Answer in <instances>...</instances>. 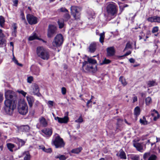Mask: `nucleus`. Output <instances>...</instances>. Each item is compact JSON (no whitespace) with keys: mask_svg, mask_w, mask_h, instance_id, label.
<instances>
[{"mask_svg":"<svg viewBox=\"0 0 160 160\" xmlns=\"http://www.w3.org/2000/svg\"><path fill=\"white\" fill-rule=\"evenodd\" d=\"M36 53L38 56L44 60H48L50 58V53L48 51L42 47H38L37 48Z\"/></svg>","mask_w":160,"mask_h":160,"instance_id":"1","label":"nucleus"},{"mask_svg":"<svg viewBox=\"0 0 160 160\" xmlns=\"http://www.w3.org/2000/svg\"><path fill=\"white\" fill-rule=\"evenodd\" d=\"M17 101L14 102L13 101L9 100H5L4 101L5 110L6 113L9 115L12 113L15 108Z\"/></svg>","mask_w":160,"mask_h":160,"instance_id":"2","label":"nucleus"},{"mask_svg":"<svg viewBox=\"0 0 160 160\" xmlns=\"http://www.w3.org/2000/svg\"><path fill=\"white\" fill-rule=\"evenodd\" d=\"M52 144L55 146L56 148H61L64 146V143L62 139L57 134L53 136L52 140Z\"/></svg>","mask_w":160,"mask_h":160,"instance_id":"3","label":"nucleus"},{"mask_svg":"<svg viewBox=\"0 0 160 160\" xmlns=\"http://www.w3.org/2000/svg\"><path fill=\"white\" fill-rule=\"evenodd\" d=\"M82 69L83 71L86 72L93 73L95 72L97 70L96 68L93 67L92 65L88 63L86 61L82 62Z\"/></svg>","mask_w":160,"mask_h":160,"instance_id":"4","label":"nucleus"},{"mask_svg":"<svg viewBox=\"0 0 160 160\" xmlns=\"http://www.w3.org/2000/svg\"><path fill=\"white\" fill-rule=\"evenodd\" d=\"M5 100H9L13 101L14 102L17 101L18 98L15 93L11 90H8L5 93Z\"/></svg>","mask_w":160,"mask_h":160,"instance_id":"5","label":"nucleus"},{"mask_svg":"<svg viewBox=\"0 0 160 160\" xmlns=\"http://www.w3.org/2000/svg\"><path fill=\"white\" fill-rule=\"evenodd\" d=\"M63 38L61 34H57L55 37L52 42V45L55 47H58L61 46L63 42Z\"/></svg>","mask_w":160,"mask_h":160,"instance_id":"6","label":"nucleus"},{"mask_svg":"<svg viewBox=\"0 0 160 160\" xmlns=\"http://www.w3.org/2000/svg\"><path fill=\"white\" fill-rule=\"evenodd\" d=\"M18 111L19 113L24 115L26 114L28 111V106L26 103L22 102L18 105Z\"/></svg>","mask_w":160,"mask_h":160,"instance_id":"7","label":"nucleus"},{"mask_svg":"<svg viewBox=\"0 0 160 160\" xmlns=\"http://www.w3.org/2000/svg\"><path fill=\"white\" fill-rule=\"evenodd\" d=\"M71 13L75 19H79L80 18V12L81 11L80 8L75 6H72L71 8Z\"/></svg>","mask_w":160,"mask_h":160,"instance_id":"8","label":"nucleus"},{"mask_svg":"<svg viewBox=\"0 0 160 160\" xmlns=\"http://www.w3.org/2000/svg\"><path fill=\"white\" fill-rule=\"evenodd\" d=\"M106 9L108 14L111 16H113L117 13V10L116 6L114 4L110 3L108 4Z\"/></svg>","mask_w":160,"mask_h":160,"instance_id":"9","label":"nucleus"},{"mask_svg":"<svg viewBox=\"0 0 160 160\" xmlns=\"http://www.w3.org/2000/svg\"><path fill=\"white\" fill-rule=\"evenodd\" d=\"M57 27L55 25H49L48 29V38L53 37L57 33Z\"/></svg>","mask_w":160,"mask_h":160,"instance_id":"10","label":"nucleus"},{"mask_svg":"<svg viewBox=\"0 0 160 160\" xmlns=\"http://www.w3.org/2000/svg\"><path fill=\"white\" fill-rule=\"evenodd\" d=\"M27 19L28 23L31 25L36 24L38 22V18L30 14L27 15Z\"/></svg>","mask_w":160,"mask_h":160,"instance_id":"11","label":"nucleus"},{"mask_svg":"<svg viewBox=\"0 0 160 160\" xmlns=\"http://www.w3.org/2000/svg\"><path fill=\"white\" fill-rule=\"evenodd\" d=\"M54 119L60 123H67L69 120V118L67 116H64L63 118H61L58 117H55Z\"/></svg>","mask_w":160,"mask_h":160,"instance_id":"12","label":"nucleus"},{"mask_svg":"<svg viewBox=\"0 0 160 160\" xmlns=\"http://www.w3.org/2000/svg\"><path fill=\"white\" fill-rule=\"evenodd\" d=\"M30 70L33 74L37 76H38L40 72V68L36 66L32 65L31 66Z\"/></svg>","mask_w":160,"mask_h":160,"instance_id":"13","label":"nucleus"},{"mask_svg":"<svg viewBox=\"0 0 160 160\" xmlns=\"http://www.w3.org/2000/svg\"><path fill=\"white\" fill-rule=\"evenodd\" d=\"M32 88L33 89V92L34 95H36L38 96L41 95V94L39 92V87L36 84H34L32 86Z\"/></svg>","mask_w":160,"mask_h":160,"instance_id":"14","label":"nucleus"},{"mask_svg":"<svg viewBox=\"0 0 160 160\" xmlns=\"http://www.w3.org/2000/svg\"><path fill=\"white\" fill-rule=\"evenodd\" d=\"M97 45L95 42H92L91 43L88 47V51L90 53H93L95 52L96 49Z\"/></svg>","mask_w":160,"mask_h":160,"instance_id":"15","label":"nucleus"},{"mask_svg":"<svg viewBox=\"0 0 160 160\" xmlns=\"http://www.w3.org/2000/svg\"><path fill=\"white\" fill-rule=\"evenodd\" d=\"M117 123L116 131L117 132L121 131L122 130V127H121V125L123 122V120L120 118L117 119Z\"/></svg>","mask_w":160,"mask_h":160,"instance_id":"16","label":"nucleus"},{"mask_svg":"<svg viewBox=\"0 0 160 160\" xmlns=\"http://www.w3.org/2000/svg\"><path fill=\"white\" fill-rule=\"evenodd\" d=\"M42 132L47 136L50 137L52 134V129L46 128L42 130Z\"/></svg>","mask_w":160,"mask_h":160,"instance_id":"17","label":"nucleus"},{"mask_svg":"<svg viewBox=\"0 0 160 160\" xmlns=\"http://www.w3.org/2000/svg\"><path fill=\"white\" fill-rule=\"evenodd\" d=\"M30 129V127L28 125H22L20 126L18 128L19 131L25 132H28Z\"/></svg>","mask_w":160,"mask_h":160,"instance_id":"18","label":"nucleus"},{"mask_svg":"<svg viewBox=\"0 0 160 160\" xmlns=\"http://www.w3.org/2000/svg\"><path fill=\"white\" fill-rule=\"evenodd\" d=\"M39 121L42 127H46L48 125V122L44 117H41L40 118H39Z\"/></svg>","mask_w":160,"mask_h":160,"instance_id":"19","label":"nucleus"},{"mask_svg":"<svg viewBox=\"0 0 160 160\" xmlns=\"http://www.w3.org/2000/svg\"><path fill=\"white\" fill-rule=\"evenodd\" d=\"M107 54L108 56H112L115 53V50L113 47H111L108 48L107 49Z\"/></svg>","mask_w":160,"mask_h":160,"instance_id":"20","label":"nucleus"},{"mask_svg":"<svg viewBox=\"0 0 160 160\" xmlns=\"http://www.w3.org/2000/svg\"><path fill=\"white\" fill-rule=\"evenodd\" d=\"M133 146L136 148L137 150L142 152L143 150V146L141 143L135 142L133 143Z\"/></svg>","mask_w":160,"mask_h":160,"instance_id":"21","label":"nucleus"},{"mask_svg":"<svg viewBox=\"0 0 160 160\" xmlns=\"http://www.w3.org/2000/svg\"><path fill=\"white\" fill-rule=\"evenodd\" d=\"M151 114L152 116L154 117L153 120L155 121H156L159 117V115L158 111L155 109L153 110Z\"/></svg>","mask_w":160,"mask_h":160,"instance_id":"22","label":"nucleus"},{"mask_svg":"<svg viewBox=\"0 0 160 160\" xmlns=\"http://www.w3.org/2000/svg\"><path fill=\"white\" fill-rule=\"evenodd\" d=\"M27 99L29 107H32L34 101V98L30 96H27Z\"/></svg>","mask_w":160,"mask_h":160,"instance_id":"23","label":"nucleus"},{"mask_svg":"<svg viewBox=\"0 0 160 160\" xmlns=\"http://www.w3.org/2000/svg\"><path fill=\"white\" fill-rule=\"evenodd\" d=\"M23 155L24 156V160H30L31 156L28 151H25L23 152Z\"/></svg>","mask_w":160,"mask_h":160,"instance_id":"24","label":"nucleus"},{"mask_svg":"<svg viewBox=\"0 0 160 160\" xmlns=\"http://www.w3.org/2000/svg\"><path fill=\"white\" fill-rule=\"evenodd\" d=\"M119 152L118 156L121 159H126L127 157L125 153L122 149H121L120 150Z\"/></svg>","mask_w":160,"mask_h":160,"instance_id":"25","label":"nucleus"},{"mask_svg":"<svg viewBox=\"0 0 160 160\" xmlns=\"http://www.w3.org/2000/svg\"><path fill=\"white\" fill-rule=\"evenodd\" d=\"M28 39L29 41H32L36 39L40 40L37 36V34L34 32L33 33L32 35L29 37Z\"/></svg>","mask_w":160,"mask_h":160,"instance_id":"26","label":"nucleus"},{"mask_svg":"<svg viewBox=\"0 0 160 160\" xmlns=\"http://www.w3.org/2000/svg\"><path fill=\"white\" fill-rule=\"evenodd\" d=\"M140 122L143 125H147L149 123L144 116L142 118L140 119Z\"/></svg>","mask_w":160,"mask_h":160,"instance_id":"27","label":"nucleus"},{"mask_svg":"<svg viewBox=\"0 0 160 160\" xmlns=\"http://www.w3.org/2000/svg\"><path fill=\"white\" fill-rule=\"evenodd\" d=\"M7 147L10 151L12 152L13 151L12 149L14 148L15 146L14 144L9 143L7 144Z\"/></svg>","mask_w":160,"mask_h":160,"instance_id":"28","label":"nucleus"},{"mask_svg":"<svg viewBox=\"0 0 160 160\" xmlns=\"http://www.w3.org/2000/svg\"><path fill=\"white\" fill-rule=\"evenodd\" d=\"M82 150V148L81 147H79L78 148L72 149L71 151V152L72 153L78 154Z\"/></svg>","mask_w":160,"mask_h":160,"instance_id":"29","label":"nucleus"},{"mask_svg":"<svg viewBox=\"0 0 160 160\" xmlns=\"http://www.w3.org/2000/svg\"><path fill=\"white\" fill-rule=\"evenodd\" d=\"M88 63H90V64H95L97 63V61L96 60L94 59H93L91 58H89L88 57L87 59V61Z\"/></svg>","mask_w":160,"mask_h":160,"instance_id":"30","label":"nucleus"},{"mask_svg":"<svg viewBox=\"0 0 160 160\" xmlns=\"http://www.w3.org/2000/svg\"><path fill=\"white\" fill-rule=\"evenodd\" d=\"M99 41L102 43L104 42V39L105 37V33L103 32L101 33L100 35Z\"/></svg>","mask_w":160,"mask_h":160,"instance_id":"31","label":"nucleus"},{"mask_svg":"<svg viewBox=\"0 0 160 160\" xmlns=\"http://www.w3.org/2000/svg\"><path fill=\"white\" fill-rule=\"evenodd\" d=\"M119 81L121 82V83L123 86H125L127 84L125 79L122 77L121 76L120 77Z\"/></svg>","mask_w":160,"mask_h":160,"instance_id":"32","label":"nucleus"},{"mask_svg":"<svg viewBox=\"0 0 160 160\" xmlns=\"http://www.w3.org/2000/svg\"><path fill=\"white\" fill-rule=\"evenodd\" d=\"M56 158H59V160H65L66 157L64 155L59 154L55 156Z\"/></svg>","mask_w":160,"mask_h":160,"instance_id":"33","label":"nucleus"},{"mask_svg":"<svg viewBox=\"0 0 160 160\" xmlns=\"http://www.w3.org/2000/svg\"><path fill=\"white\" fill-rule=\"evenodd\" d=\"M140 109L138 107H136L134 109V114L138 116L140 114Z\"/></svg>","mask_w":160,"mask_h":160,"instance_id":"34","label":"nucleus"},{"mask_svg":"<svg viewBox=\"0 0 160 160\" xmlns=\"http://www.w3.org/2000/svg\"><path fill=\"white\" fill-rule=\"evenodd\" d=\"M58 24L60 28H62L64 26V21L62 20H59L58 22Z\"/></svg>","mask_w":160,"mask_h":160,"instance_id":"35","label":"nucleus"},{"mask_svg":"<svg viewBox=\"0 0 160 160\" xmlns=\"http://www.w3.org/2000/svg\"><path fill=\"white\" fill-rule=\"evenodd\" d=\"M4 22L5 20L3 17L1 16H0V26L2 27H3Z\"/></svg>","mask_w":160,"mask_h":160,"instance_id":"36","label":"nucleus"},{"mask_svg":"<svg viewBox=\"0 0 160 160\" xmlns=\"http://www.w3.org/2000/svg\"><path fill=\"white\" fill-rule=\"evenodd\" d=\"M146 103L147 105H149L152 102V99L150 97H148L145 99Z\"/></svg>","mask_w":160,"mask_h":160,"instance_id":"37","label":"nucleus"},{"mask_svg":"<svg viewBox=\"0 0 160 160\" xmlns=\"http://www.w3.org/2000/svg\"><path fill=\"white\" fill-rule=\"evenodd\" d=\"M111 62L110 60L106 59L105 58L104 60L102 61V62L100 63V65H102L105 64H108Z\"/></svg>","mask_w":160,"mask_h":160,"instance_id":"38","label":"nucleus"},{"mask_svg":"<svg viewBox=\"0 0 160 160\" xmlns=\"http://www.w3.org/2000/svg\"><path fill=\"white\" fill-rule=\"evenodd\" d=\"M156 82L153 81H149L148 82V85L149 87H151L154 86Z\"/></svg>","mask_w":160,"mask_h":160,"instance_id":"39","label":"nucleus"},{"mask_svg":"<svg viewBox=\"0 0 160 160\" xmlns=\"http://www.w3.org/2000/svg\"><path fill=\"white\" fill-rule=\"evenodd\" d=\"M157 156L154 154H152L150 156L148 160H157Z\"/></svg>","mask_w":160,"mask_h":160,"instance_id":"40","label":"nucleus"},{"mask_svg":"<svg viewBox=\"0 0 160 160\" xmlns=\"http://www.w3.org/2000/svg\"><path fill=\"white\" fill-rule=\"evenodd\" d=\"M18 141L19 143V145L21 147L24 145L25 142L22 139L18 138Z\"/></svg>","mask_w":160,"mask_h":160,"instance_id":"41","label":"nucleus"},{"mask_svg":"<svg viewBox=\"0 0 160 160\" xmlns=\"http://www.w3.org/2000/svg\"><path fill=\"white\" fill-rule=\"evenodd\" d=\"M70 15L69 14L67 13L65 14L64 16V20L65 21H67L70 19Z\"/></svg>","mask_w":160,"mask_h":160,"instance_id":"42","label":"nucleus"},{"mask_svg":"<svg viewBox=\"0 0 160 160\" xmlns=\"http://www.w3.org/2000/svg\"><path fill=\"white\" fill-rule=\"evenodd\" d=\"M118 4H119V7L120 10H121L122 12L124 10L125 8L128 7V5L127 4L121 5L120 4L119 2L118 3Z\"/></svg>","mask_w":160,"mask_h":160,"instance_id":"43","label":"nucleus"},{"mask_svg":"<svg viewBox=\"0 0 160 160\" xmlns=\"http://www.w3.org/2000/svg\"><path fill=\"white\" fill-rule=\"evenodd\" d=\"M12 61L15 64H17L18 65L21 67H22V64L19 63L18 62V61L15 59L14 57L12 58Z\"/></svg>","mask_w":160,"mask_h":160,"instance_id":"44","label":"nucleus"},{"mask_svg":"<svg viewBox=\"0 0 160 160\" xmlns=\"http://www.w3.org/2000/svg\"><path fill=\"white\" fill-rule=\"evenodd\" d=\"M132 48V46L131 44H130V42H128L127 43L125 48L124 49V51L126 50L128 48L131 49Z\"/></svg>","mask_w":160,"mask_h":160,"instance_id":"45","label":"nucleus"},{"mask_svg":"<svg viewBox=\"0 0 160 160\" xmlns=\"http://www.w3.org/2000/svg\"><path fill=\"white\" fill-rule=\"evenodd\" d=\"M150 153L149 152H147L145 153L143 155V158L145 160L149 156H150Z\"/></svg>","mask_w":160,"mask_h":160,"instance_id":"46","label":"nucleus"},{"mask_svg":"<svg viewBox=\"0 0 160 160\" xmlns=\"http://www.w3.org/2000/svg\"><path fill=\"white\" fill-rule=\"evenodd\" d=\"M83 121V119L81 116H80L77 119L75 120V122H76L81 123Z\"/></svg>","mask_w":160,"mask_h":160,"instance_id":"47","label":"nucleus"},{"mask_svg":"<svg viewBox=\"0 0 160 160\" xmlns=\"http://www.w3.org/2000/svg\"><path fill=\"white\" fill-rule=\"evenodd\" d=\"M18 93L22 94L23 96L25 97L27 94V93L24 92L23 90H18L17 91Z\"/></svg>","mask_w":160,"mask_h":160,"instance_id":"48","label":"nucleus"},{"mask_svg":"<svg viewBox=\"0 0 160 160\" xmlns=\"http://www.w3.org/2000/svg\"><path fill=\"white\" fill-rule=\"evenodd\" d=\"M155 22L160 23V17L158 16H154Z\"/></svg>","mask_w":160,"mask_h":160,"instance_id":"49","label":"nucleus"},{"mask_svg":"<svg viewBox=\"0 0 160 160\" xmlns=\"http://www.w3.org/2000/svg\"><path fill=\"white\" fill-rule=\"evenodd\" d=\"M158 28L156 26L153 27L152 30V32L153 33L157 32L158 31Z\"/></svg>","mask_w":160,"mask_h":160,"instance_id":"50","label":"nucleus"},{"mask_svg":"<svg viewBox=\"0 0 160 160\" xmlns=\"http://www.w3.org/2000/svg\"><path fill=\"white\" fill-rule=\"evenodd\" d=\"M148 20L151 22H155L154 16L149 18L148 19Z\"/></svg>","mask_w":160,"mask_h":160,"instance_id":"51","label":"nucleus"},{"mask_svg":"<svg viewBox=\"0 0 160 160\" xmlns=\"http://www.w3.org/2000/svg\"><path fill=\"white\" fill-rule=\"evenodd\" d=\"M33 80V78L32 76L28 77L27 78V82H28L31 83Z\"/></svg>","mask_w":160,"mask_h":160,"instance_id":"52","label":"nucleus"},{"mask_svg":"<svg viewBox=\"0 0 160 160\" xmlns=\"http://www.w3.org/2000/svg\"><path fill=\"white\" fill-rule=\"evenodd\" d=\"M61 92L63 95H65L66 92V89L65 87H62L61 88Z\"/></svg>","mask_w":160,"mask_h":160,"instance_id":"53","label":"nucleus"},{"mask_svg":"<svg viewBox=\"0 0 160 160\" xmlns=\"http://www.w3.org/2000/svg\"><path fill=\"white\" fill-rule=\"evenodd\" d=\"M5 35L3 32L2 30L0 29V38H3L5 37Z\"/></svg>","mask_w":160,"mask_h":160,"instance_id":"54","label":"nucleus"},{"mask_svg":"<svg viewBox=\"0 0 160 160\" xmlns=\"http://www.w3.org/2000/svg\"><path fill=\"white\" fill-rule=\"evenodd\" d=\"M43 151L48 153H51L52 151L51 149L50 148H48V149L45 148Z\"/></svg>","mask_w":160,"mask_h":160,"instance_id":"55","label":"nucleus"},{"mask_svg":"<svg viewBox=\"0 0 160 160\" xmlns=\"http://www.w3.org/2000/svg\"><path fill=\"white\" fill-rule=\"evenodd\" d=\"M17 26L16 23H14L12 26V30H17Z\"/></svg>","mask_w":160,"mask_h":160,"instance_id":"56","label":"nucleus"},{"mask_svg":"<svg viewBox=\"0 0 160 160\" xmlns=\"http://www.w3.org/2000/svg\"><path fill=\"white\" fill-rule=\"evenodd\" d=\"M20 15L21 16L22 20L24 21H26V20L24 13L23 12H22L21 13Z\"/></svg>","mask_w":160,"mask_h":160,"instance_id":"57","label":"nucleus"},{"mask_svg":"<svg viewBox=\"0 0 160 160\" xmlns=\"http://www.w3.org/2000/svg\"><path fill=\"white\" fill-rule=\"evenodd\" d=\"M53 102L52 101H49L48 102V104L49 105L50 107H52L53 106Z\"/></svg>","mask_w":160,"mask_h":160,"instance_id":"58","label":"nucleus"},{"mask_svg":"<svg viewBox=\"0 0 160 160\" xmlns=\"http://www.w3.org/2000/svg\"><path fill=\"white\" fill-rule=\"evenodd\" d=\"M60 11L62 12H68V10L65 8H62L60 9Z\"/></svg>","mask_w":160,"mask_h":160,"instance_id":"59","label":"nucleus"},{"mask_svg":"<svg viewBox=\"0 0 160 160\" xmlns=\"http://www.w3.org/2000/svg\"><path fill=\"white\" fill-rule=\"evenodd\" d=\"M3 99V94L0 93V102H2Z\"/></svg>","mask_w":160,"mask_h":160,"instance_id":"60","label":"nucleus"},{"mask_svg":"<svg viewBox=\"0 0 160 160\" xmlns=\"http://www.w3.org/2000/svg\"><path fill=\"white\" fill-rule=\"evenodd\" d=\"M18 2V0H14L13 1V3L14 4V6H17Z\"/></svg>","mask_w":160,"mask_h":160,"instance_id":"61","label":"nucleus"},{"mask_svg":"<svg viewBox=\"0 0 160 160\" xmlns=\"http://www.w3.org/2000/svg\"><path fill=\"white\" fill-rule=\"evenodd\" d=\"M129 61L131 63H133L135 62V60L133 58H130L129 59Z\"/></svg>","mask_w":160,"mask_h":160,"instance_id":"62","label":"nucleus"},{"mask_svg":"<svg viewBox=\"0 0 160 160\" xmlns=\"http://www.w3.org/2000/svg\"><path fill=\"white\" fill-rule=\"evenodd\" d=\"M139 157L138 156H134L133 158V160H139Z\"/></svg>","mask_w":160,"mask_h":160,"instance_id":"63","label":"nucleus"},{"mask_svg":"<svg viewBox=\"0 0 160 160\" xmlns=\"http://www.w3.org/2000/svg\"><path fill=\"white\" fill-rule=\"evenodd\" d=\"M138 100V98L137 96H135L133 97V102H135L137 101Z\"/></svg>","mask_w":160,"mask_h":160,"instance_id":"64","label":"nucleus"}]
</instances>
